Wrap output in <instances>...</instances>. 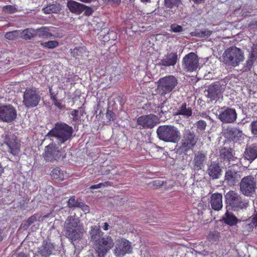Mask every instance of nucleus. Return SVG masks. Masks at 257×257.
Wrapping results in <instances>:
<instances>
[{
  "label": "nucleus",
  "instance_id": "obj_1",
  "mask_svg": "<svg viewBox=\"0 0 257 257\" xmlns=\"http://www.w3.org/2000/svg\"><path fill=\"white\" fill-rule=\"evenodd\" d=\"M64 231L66 236L74 245L81 241L86 230L79 218L69 216L65 221Z\"/></svg>",
  "mask_w": 257,
  "mask_h": 257
},
{
  "label": "nucleus",
  "instance_id": "obj_2",
  "mask_svg": "<svg viewBox=\"0 0 257 257\" xmlns=\"http://www.w3.org/2000/svg\"><path fill=\"white\" fill-rule=\"evenodd\" d=\"M100 226H92L90 234L91 240L98 245L97 252L100 257L103 256L113 246L114 243L110 237H102L103 232L100 230Z\"/></svg>",
  "mask_w": 257,
  "mask_h": 257
},
{
  "label": "nucleus",
  "instance_id": "obj_3",
  "mask_svg": "<svg viewBox=\"0 0 257 257\" xmlns=\"http://www.w3.org/2000/svg\"><path fill=\"white\" fill-rule=\"evenodd\" d=\"M72 127L63 122H57L47 135L46 137L54 141V138L59 146L66 145L72 137Z\"/></svg>",
  "mask_w": 257,
  "mask_h": 257
},
{
  "label": "nucleus",
  "instance_id": "obj_4",
  "mask_svg": "<svg viewBox=\"0 0 257 257\" xmlns=\"http://www.w3.org/2000/svg\"><path fill=\"white\" fill-rule=\"evenodd\" d=\"M243 60L244 55L242 51L236 47H231L224 52L221 61L228 66L236 67Z\"/></svg>",
  "mask_w": 257,
  "mask_h": 257
},
{
  "label": "nucleus",
  "instance_id": "obj_5",
  "mask_svg": "<svg viewBox=\"0 0 257 257\" xmlns=\"http://www.w3.org/2000/svg\"><path fill=\"white\" fill-rule=\"evenodd\" d=\"M157 133L160 140L166 142L177 143L180 138V132L173 125L160 126L157 130Z\"/></svg>",
  "mask_w": 257,
  "mask_h": 257
},
{
  "label": "nucleus",
  "instance_id": "obj_6",
  "mask_svg": "<svg viewBox=\"0 0 257 257\" xmlns=\"http://www.w3.org/2000/svg\"><path fill=\"white\" fill-rule=\"evenodd\" d=\"M41 99V96L35 88H28L23 95V103L28 108L36 106Z\"/></svg>",
  "mask_w": 257,
  "mask_h": 257
},
{
  "label": "nucleus",
  "instance_id": "obj_7",
  "mask_svg": "<svg viewBox=\"0 0 257 257\" xmlns=\"http://www.w3.org/2000/svg\"><path fill=\"white\" fill-rule=\"evenodd\" d=\"M177 84V78L174 76L169 75L159 80L158 88L162 95H165L171 92Z\"/></svg>",
  "mask_w": 257,
  "mask_h": 257
},
{
  "label": "nucleus",
  "instance_id": "obj_8",
  "mask_svg": "<svg viewBox=\"0 0 257 257\" xmlns=\"http://www.w3.org/2000/svg\"><path fill=\"white\" fill-rule=\"evenodd\" d=\"M182 66L183 70L186 71H196L199 68L198 56L193 52L188 54L183 58Z\"/></svg>",
  "mask_w": 257,
  "mask_h": 257
},
{
  "label": "nucleus",
  "instance_id": "obj_9",
  "mask_svg": "<svg viewBox=\"0 0 257 257\" xmlns=\"http://www.w3.org/2000/svg\"><path fill=\"white\" fill-rule=\"evenodd\" d=\"M65 151L62 148H60L56 144H50L45 147L44 158L46 161H53L63 157L65 156Z\"/></svg>",
  "mask_w": 257,
  "mask_h": 257
},
{
  "label": "nucleus",
  "instance_id": "obj_10",
  "mask_svg": "<svg viewBox=\"0 0 257 257\" xmlns=\"http://www.w3.org/2000/svg\"><path fill=\"white\" fill-rule=\"evenodd\" d=\"M256 183L254 178L248 176L243 178L240 183V190L246 196H252L255 191Z\"/></svg>",
  "mask_w": 257,
  "mask_h": 257
},
{
  "label": "nucleus",
  "instance_id": "obj_11",
  "mask_svg": "<svg viewBox=\"0 0 257 257\" xmlns=\"http://www.w3.org/2000/svg\"><path fill=\"white\" fill-rule=\"evenodd\" d=\"M214 113L217 118L223 123L233 122L237 117V113L233 108L221 107L216 110Z\"/></svg>",
  "mask_w": 257,
  "mask_h": 257
},
{
  "label": "nucleus",
  "instance_id": "obj_12",
  "mask_svg": "<svg viewBox=\"0 0 257 257\" xmlns=\"http://www.w3.org/2000/svg\"><path fill=\"white\" fill-rule=\"evenodd\" d=\"M17 117V111L11 105L0 106V120L7 122L14 121Z\"/></svg>",
  "mask_w": 257,
  "mask_h": 257
},
{
  "label": "nucleus",
  "instance_id": "obj_13",
  "mask_svg": "<svg viewBox=\"0 0 257 257\" xmlns=\"http://www.w3.org/2000/svg\"><path fill=\"white\" fill-rule=\"evenodd\" d=\"M197 142V139L194 133L189 130L185 131L184 137L181 142L180 149L182 151L186 152L191 150L195 145Z\"/></svg>",
  "mask_w": 257,
  "mask_h": 257
},
{
  "label": "nucleus",
  "instance_id": "obj_14",
  "mask_svg": "<svg viewBox=\"0 0 257 257\" xmlns=\"http://www.w3.org/2000/svg\"><path fill=\"white\" fill-rule=\"evenodd\" d=\"M225 198L227 203L233 208L242 209L247 205V203L242 201L241 197L234 191H230L227 193Z\"/></svg>",
  "mask_w": 257,
  "mask_h": 257
},
{
  "label": "nucleus",
  "instance_id": "obj_15",
  "mask_svg": "<svg viewBox=\"0 0 257 257\" xmlns=\"http://www.w3.org/2000/svg\"><path fill=\"white\" fill-rule=\"evenodd\" d=\"M132 249L131 243L129 241L120 239L116 242L114 253L116 257H123L126 253H131Z\"/></svg>",
  "mask_w": 257,
  "mask_h": 257
},
{
  "label": "nucleus",
  "instance_id": "obj_16",
  "mask_svg": "<svg viewBox=\"0 0 257 257\" xmlns=\"http://www.w3.org/2000/svg\"><path fill=\"white\" fill-rule=\"evenodd\" d=\"M5 145L8 149V151L12 154L16 155L20 152V145L17 137L13 135H9L7 136L5 141Z\"/></svg>",
  "mask_w": 257,
  "mask_h": 257
},
{
  "label": "nucleus",
  "instance_id": "obj_17",
  "mask_svg": "<svg viewBox=\"0 0 257 257\" xmlns=\"http://www.w3.org/2000/svg\"><path fill=\"white\" fill-rule=\"evenodd\" d=\"M157 122L158 117L154 114L142 115L137 120L138 124L143 128H152L157 123Z\"/></svg>",
  "mask_w": 257,
  "mask_h": 257
},
{
  "label": "nucleus",
  "instance_id": "obj_18",
  "mask_svg": "<svg viewBox=\"0 0 257 257\" xmlns=\"http://www.w3.org/2000/svg\"><path fill=\"white\" fill-rule=\"evenodd\" d=\"M177 60V53L168 52L160 60L159 64L166 67L174 66L176 64Z\"/></svg>",
  "mask_w": 257,
  "mask_h": 257
},
{
  "label": "nucleus",
  "instance_id": "obj_19",
  "mask_svg": "<svg viewBox=\"0 0 257 257\" xmlns=\"http://www.w3.org/2000/svg\"><path fill=\"white\" fill-rule=\"evenodd\" d=\"M206 156L202 151H198L195 153L193 160L194 167L195 169L200 170L204 167L206 162Z\"/></svg>",
  "mask_w": 257,
  "mask_h": 257
},
{
  "label": "nucleus",
  "instance_id": "obj_20",
  "mask_svg": "<svg viewBox=\"0 0 257 257\" xmlns=\"http://www.w3.org/2000/svg\"><path fill=\"white\" fill-rule=\"evenodd\" d=\"M54 250L53 244L50 242L44 241L42 245L38 248L37 252L43 257H49Z\"/></svg>",
  "mask_w": 257,
  "mask_h": 257
},
{
  "label": "nucleus",
  "instance_id": "obj_21",
  "mask_svg": "<svg viewBox=\"0 0 257 257\" xmlns=\"http://www.w3.org/2000/svg\"><path fill=\"white\" fill-rule=\"evenodd\" d=\"M67 6L69 11L76 14H80L84 11L86 6L74 1H68Z\"/></svg>",
  "mask_w": 257,
  "mask_h": 257
},
{
  "label": "nucleus",
  "instance_id": "obj_22",
  "mask_svg": "<svg viewBox=\"0 0 257 257\" xmlns=\"http://www.w3.org/2000/svg\"><path fill=\"white\" fill-rule=\"evenodd\" d=\"M240 178L239 173L234 170H228L225 176V181L230 186L234 185Z\"/></svg>",
  "mask_w": 257,
  "mask_h": 257
},
{
  "label": "nucleus",
  "instance_id": "obj_23",
  "mask_svg": "<svg viewBox=\"0 0 257 257\" xmlns=\"http://www.w3.org/2000/svg\"><path fill=\"white\" fill-rule=\"evenodd\" d=\"M222 90L219 85L210 86L207 91L206 95L211 100H215L221 96Z\"/></svg>",
  "mask_w": 257,
  "mask_h": 257
},
{
  "label": "nucleus",
  "instance_id": "obj_24",
  "mask_svg": "<svg viewBox=\"0 0 257 257\" xmlns=\"http://www.w3.org/2000/svg\"><path fill=\"white\" fill-rule=\"evenodd\" d=\"M210 203L212 208L215 210H220L223 206L222 196L220 193H214L211 197Z\"/></svg>",
  "mask_w": 257,
  "mask_h": 257
},
{
  "label": "nucleus",
  "instance_id": "obj_25",
  "mask_svg": "<svg viewBox=\"0 0 257 257\" xmlns=\"http://www.w3.org/2000/svg\"><path fill=\"white\" fill-rule=\"evenodd\" d=\"M243 156L245 159L250 162L255 160L257 158V146L252 145L247 146L245 150Z\"/></svg>",
  "mask_w": 257,
  "mask_h": 257
},
{
  "label": "nucleus",
  "instance_id": "obj_26",
  "mask_svg": "<svg viewBox=\"0 0 257 257\" xmlns=\"http://www.w3.org/2000/svg\"><path fill=\"white\" fill-rule=\"evenodd\" d=\"M221 172L220 166L215 162H212L208 166L207 172L212 179L218 178L221 175Z\"/></svg>",
  "mask_w": 257,
  "mask_h": 257
},
{
  "label": "nucleus",
  "instance_id": "obj_27",
  "mask_svg": "<svg viewBox=\"0 0 257 257\" xmlns=\"http://www.w3.org/2000/svg\"><path fill=\"white\" fill-rule=\"evenodd\" d=\"M192 114V109L190 107H187L186 103H183L180 106L176 112H175L176 115H182L185 117H189Z\"/></svg>",
  "mask_w": 257,
  "mask_h": 257
},
{
  "label": "nucleus",
  "instance_id": "obj_28",
  "mask_svg": "<svg viewBox=\"0 0 257 257\" xmlns=\"http://www.w3.org/2000/svg\"><path fill=\"white\" fill-rule=\"evenodd\" d=\"M229 134L230 135V138L233 141H239L241 140L244 139L245 137L243 135L242 131L237 128H232L229 131Z\"/></svg>",
  "mask_w": 257,
  "mask_h": 257
},
{
  "label": "nucleus",
  "instance_id": "obj_29",
  "mask_svg": "<svg viewBox=\"0 0 257 257\" xmlns=\"http://www.w3.org/2000/svg\"><path fill=\"white\" fill-rule=\"evenodd\" d=\"M37 35V30L34 29H27L20 31V36L25 39H30Z\"/></svg>",
  "mask_w": 257,
  "mask_h": 257
},
{
  "label": "nucleus",
  "instance_id": "obj_30",
  "mask_svg": "<svg viewBox=\"0 0 257 257\" xmlns=\"http://www.w3.org/2000/svg\"><path fill=\"white\" fill-rule=\"evenodd\" d=\"M37 35L39 38H49L52 37L53 35L49 32V29L46 27H42L37 29Z\"/></svg>",
  "mask_w": 257,
  "mask_h": 257
},
{
  "label": "nucleus",
  "instance_id": "obj_31",
  "mask_svg": "<svg viewBox=\"0 0 257 257\" xmlns=\"http://www.w3.org/2000/svg\"><path fill=\"white\" fill-rule=\"evenodd\" d=\"M60 5L52 4L43 8L42 10L44 13L50 14L51 13H57L60 11Z\"/></svg>",
  "mask_w": 257,
  "mask_h": 257
},
{
  "label": "nucleus",
  "instance_id": "obj_32",
  "mask_svg": "<svg viewBox=\"0 0 257 257\" xmlns=\"http://www.w3.org/2000/svg\"><path fill=\"white\" fill-rule=\"evenodd\" d=\"M223 219L226 223L230 225H234L237 222V219L235 216L228 211L226 212Z\"/></svg>",
  "mask_w": 257,
  "mask_h": 257
},
{
  "label": "nucleus",
  "instance_id": "obj_33",
  "mask_svg": "<svg viewBox=\"0 0 257 257\" xmlns=\"http://www.w3.org/2000/svg\"><path fill=\"white\" fill-rule=\"evenodd\" d=\"M212 32L208 30H203L200 31H196L190 33L192 36H195L202 38H206L210 36Z\"/></svg>",
  "mask_w": 257,
  "mask_h": 257
},
{
  "label": "nucleus",
  "instance_id": "obj_34",
  "mask_svg": "<svg viewBox=\"0 0 257 257\" xmlns=\"http://www.w3.org/2000/svg\"><path fill=\"white\" fill-rule=\"evenodd\" d=\"M51 178L53 179L63 180L64 179L63 174L58 168L54 169L51 173Z\"/></svg>",
  "mask_w": 257,
  "mask_h": 257
},
{
  "label": "nucleus",
  "instance_id": "obj_35",
  "mask_svg": "<svg viewBox=\"0 0 257 257\" xmlns=\"http://www.w3.org/2000/svg\"><path fill=\"white\" fill-rule=\"evenodd\" d=\"M58 42L56 41H49L48 42H41L40 45L44 48L54 49L58 46Z\"/></svg>",
  "mask_w": 257,
  "mask_h": 257
},
{
  "label": "nucleus",
  "instance_id": "obj_36",
  "mask_svg": "<svg viewBox=\"0 0 257 257\" xmlns=\"http://www.w3.org/2000/svg\"><path fill=\"white\" fill-rule=\"evenodd\" d=\"M20 34V30H15L7 32L5 35V37L9 40H14L17 38Z\"/></svg>",
  "mask_w": 257,
  "mask_h": 257
},
{
  "label": "nucleus",
  "instance_id": "obj_37",
  "mask_svg": "<svg viewBox=\"0 0 257 257\" xmlns=\"http://www.w3.org/2000/svg\"><path fill=\"white\" fill-rule=\"evenodd\" d=\"M181 3V0H165V6L170 8L178 7Z\"/></svg>",
  "mask_w": 257,
  "mask_h": 257
},
{
  "label": "nucleus",
  "instance_id": "obj_38",
  "mask_svg": "<svg viewBox=\"0 0 257 257\" xmlns=\"http://www.w3.org/2000/svg\"><path fill=\"white\" fill-rule=\"evenodd\" d=\"M15 6L8 5L3 7V11L7 14H13L17 11Z\"/></svg>",
  "mask_w": 257,
  "mask_h": 257
},
{
  "label": "nucleus",
  "instance_id": "obj_39",
  "mask_svg": "<svg viewBox=\"0 0 257 257\" xmlns=\"http://www.w3.org/2000/svg\"><path fill=\"white\" fill-rule=\"evenodd\" d=\"M80 202H78L75 197L73 196L68 201V205L69 207H78Z\"/></svg>",
  "mask_w": 257,
  "mask_h": 257
},
{
  "label": "nucleus",
  "instance_id": "obj_40",
  "mask_svg": "<svg viewBox=\"0 0 257 257\" xmlns=\"http://www.w3.org/2000/svg\"><path fill=\"white\" fill-rule=\"evenodd\" d=\"M171 107H169L167 105V102L166 101L162 103L160 107H158L157 109V111L160 112V111L163 113L165 112H167L169 110Z\"/></svg>",
  "mask_w": 257,
  "mask_h": 257
},
{
  "label": "nucleus",
  "instance_id": "obj_41",
  "mask_svg": "<svg viewBox=\"0 0 257 257\" xmlns=\"http://www.w3.org/2000/svg\"><path fill=\"white\" fill-rule=\"evenodd\" d=\"M171 31L175 33L181 32L183 31L182 26L176 24H173L170 26Z\"/></svg>",
  "mask_w": 257,
  "mask_h": 257
},
{
  "label": "nucleus",
  "instance_id": "obj_42",
  "mask_svg": "<svg viewBox=\"0 0 257 257\" xmlns=\"http://www.w3.org/2000/svg\"><path fill=\"white\" fill-rule=\"evenodd\" d=\"M85 51L83 47L76 48L71 51V54L74 57L79 56L80 53Z\"/></svg>",
  "mask_w": 257,
  "mask_h": 257
},
{
  "label": "nucleus",
  "instance_id": "obj_43",
  "mask_svg": "<svg viewBox=\"0 0 257 257\" xmlns=\"http://www.w3.org/2000/svg\"><path fill=\"white\" fill-rule=\"evenodd\" d=\"M197 127L201 131L204 130L206 126V123L203 120H200L197 122Z\"/></svg>",
  "mask_w": 257,
  "mask_h": 257
},
{
  "label": "nucleus",
  "instance_id": "obj_44",
  "mask_svg": "<svg viewBox=\"0 0 257 257\" xmlns=\"http://www.w3.org/2000/svg\"><path fill=\"white\" fill-rule=\"evenodd\" d=\"M109 184H110V182H106L105 183H100L98 184L92 185V186H90L89 189H91V190L96 189L100 188L101 187H106V186H108Z\"/></svg>",
  "mask_w": 257,
  "mask_h": 257
},
{
  "label": "nucleus",
  "instance_id": "obj_45",
  "mask_svg": "<svg viewBox=\"0 0 257 257\" xmlns=\"http://www.w3.org/2000/svg\"><path fill=\"white\" fill-rule=\"evenodd\" d=\"M36 220V217L35 216H32L28 218L27 221L24 224V227H28L31 224Z\"/></svg>",
  "mask_w": 257,
  "mask_h": 257
},
{
  "label": "nucleus",
  "instance_id": "obj_46",
  "mask_svg": "<svg viewBox=\"0 0 257 257\" xmlns=\"http://www.w3.org/2000/svg\"><path fill=\"white\" fill-rule=\"evenodd\" d=\"M104 3L107 4L111 5L112 6H116L118 5L121 0H103Z\"/></svg>",
  "mask_w": 257,
  "mask_h": 257
},
{
  "label": "nucleus",
  "instance_id": "obj_47",
  "mask_svg": "<svg viewBox=\"0 0 257 257\" xmlns=\"http://www.w3.org/2000/svg\"><path fill=\"white\" fill-rule=\"evenodd\" d=\"M224 162L225 164L226 163H228V164H230V162L233 160V157L232 154L229 152H227L226 154L224 156Z\"/></svg>",
  "mask_w": 257,
  "mask_h": 257
},
{
  "label": "nucleus",
  "instance_id": "obj_48",
  "mask_svg": "<svg viewBox=\"0 0 257 257\" xmlns=\"http://www.w3.org/2000/svg\"><path fill=\"white\" fill-rule=\"evenodd\" d=\"M78 207L80 208L86 214L89 212V207L83 202H80Z\"/></svg>",
  "mask_w": 257,
  "mask_h": 257
},
{
  "label": "nucleus",
  "instance_id": "obj_49",
  "mask_svg": "<svg viewBox=\"0 0 257 257\" xmlns=\"http://www.w3.org/2000/svg\"><path fill=\"white\" fill-rule=\"evenodd\" d=\"M251 126L252 134L257 137V121L252 122Z\"/></svg>",
  "mask_w": 257,
  "mask_h": 257
},
{
  "label": "nucleus",
  "instance_id": "obj_50",
  "mask_svg": "<svg viewBox=\"0 0 257 257\" xmlns=\"http://www.w3.org/2000/svg\"><path fill=\"white\" fill-rule=\"evenodd\" d=\"M251 56L252 58L257 57V44H253L252 45Z\"/></svg>",
  "mask_w": 257,
  "mask_h": 257
},
{
  "label": "nucleus",
  "instance_id": "obj_51",
  "mask_svg": "<svg viewBox=\"0 0 257 257\" xmlns=\"http://www.w3.org/2000/svg\"><path fill=\"white\" fill-rule=\"evenodd\" d=\"M218 233L215 231L210 232L208 236V238L210 240H213L214 239L218 237Z\"/></svg>",
  "mask_w": 257,
  "mask_h": 257
},
{
  "label": "nucleus",
  "instance_id": "obj_52",
  "mask_svg": "<svg viewBox=\"0 0 257 257\" xmlns=\"http://www.w3.org/2000/svg\"><path fill=\"white\" fill-rule=\"evenodd\" d=\"M70 114H71V116L73 117V120L77 119V116H78V111L77 110H76V109L73 110L71 112Z\"/></svg>",
  "mask_w": 257,
  "mask_h": 257
},
{
  "label": "nucleus",
  "instance_id": "obj_53",
  "mask_svg": "<svg viewBox=\"0 0 257 257\" xmlns=\"http://www.w3.org/2000/svg\"><path fill=\"white\" fill-rule=\"evenodd\" d=\"M113 113L110 110H108L106 113V117L108 118L109 120L113 116Z\"/></svg>",
  "mask_w": 257,
  "mask_h": 257
},
{
  "label": "nucleus",
  "instance_id": "obj_54",
  "mask_svg": "<svg viewBox=\"0 0 257 257\" xmlns=\"http://www.w3.org/2000/svg\"><path fill=\"white\" fill-rule=\"evenodd\" d=\"M251 223L253 225L257 226V213L252 218Z\"/></svg>",
  "mask_w": 257,
  "mask_h": 257
},
{
  "label": "nucleus",
  "instance_id": "obj_55",
  "mask_svg": "<svg viewBox=\"0 0 257 257\" xmlns=\"http://www.w3.org/2000/svg\"><path fill=\"white\" fill-rule=\"evenodd\" d=\"M84 10H85V14L86 15H90L92 13V9L89 8H88L86 6Z\"/></svg>",
  "mask_w": 257,
  "mask_h": 257
},
{
  "label": "nucleus",
  "instance_id": "obj_56",
  "mask_svg": "<svg viewBox=\"0 0 257 257\" xmlns=\"http://www.w3.org/2000/svg\"><path fill=\"white\" fill-rule=\"evenodd\" d=\"M101 227L104 230H107L108 229L109 225L107 223L105 222V223H104Z\"/></svg>",
  "mask_w": 257,
  "mask_h": 257
},
{
  "label": "nucleus",
  "instance_id": "obj_57",
  "mask_svg": "<svg viewBox=\"0 0 257 257\" xmlns=\"http://www.w3.org/2000/svg\"><path fill=\"white\" fill-rule=\"evenodd\" d=\"M17 257H27V256L26 254L21 252L18 254Z\"/></svg>",
  "mask_w": 257,
  "mask_h": 257
},
{
  "label": "nucleus",
  "instance_id": "obj_58",
  "mask_svg": "<svg viewBox=\"0 0 257 257\" xmlns=\"http://www.w3.org/2000/svg\"><path fill=\"white\" fill-rule=\"evenodd\" d=\"M252 64V60L250 59L247 62V65L248 66H251Z\"/></svg>",
  "mask_w": 257,
  "mask_h": 257
},
{
  "label": "nucleus",
  "instance_id": "obj_59",
  "mask_svg": "<svg viewBox=\"0 0 257 257\" xmlns=\"http://www.w3.org/2000/svg\"><path fill=\"white\" fill-rule=\"evenodd\" d=\"M195 3H201L204 2V0H192Z\"/></svg>",
  "mask_w": 257,
  "mask_h": 257
},
{
  "label": "nucleus",
  "instance_id": "obj_60",
  "mask_svg": "<svg viewBox=\"0 0 257 257\" xmlns=\"http://www.w3.org/2000/svg\"><path fill=\"white\" fill-rule=\"evenodd\" d=\"M55 104L56 106H57V107L60 108L61 107V103L59 102H58V101H55Z\"/></svg>",
  "mask_w": 257,
  "mask_h": 257
},
{
  "label": "nucleus",
  "instance_id": "obj_61",
  "mask_svg": "<svg viewBox=\"0 0 257 257\" xmlns=\"http://www.w3.org/2000/svg\"><path fill=\"white\" fill-rule=\"evenodd\" d=\"M3 172H4V169L2 167V166H1L0 165V176L3 173Z\"/></svg>",
  "mask_w": 257,
  "mask_h": 257
},
{
  "label": "nucleus",
  "instance_id": "obj_62",
  "mask_svg": "<svg viewBox=\"0 0 257 257\" xmlns=\"http://www.w3.org/2000/svg\"><path fill=\"white\" fill-rule=\"evenodd\" d=\"M3 239V235H2V229H0V241Z\"/></svg>",
  "mask_w": 257,
  "mask_h": 257
}]
</instances>
